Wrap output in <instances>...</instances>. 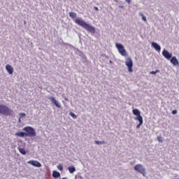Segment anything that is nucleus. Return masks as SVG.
I'll use <instances>...</instances> for the list:
<instances>
[{"mask_svg":"<svg viewBox=\"0 0 179 179\" xmlns=\"http://www.w3.org/2000/svg\"><path fill=\"white\" fill-rule=\"evenodd\" d=\"M62 179H66V178H63Z\"/></svg>","mask_w":179,"mask_h":179,"instance_id":"nucleus-30","label":"nucleus"},{"mask_svg":"<svg viewBox=\"0 0 179 179\" xmlns=\"http://www.w3.org/2000/svg\"><path fill=\"white\" fill-rule=\"evenodd\" d=\"M94 143L97 145H106V141H94Z\"/></svg>","mask_w":179,"mask_h":179,"instance_id":"nucleus-17","label":"nucleus"},{"mask_svg":"<svg viewBox=\"0 0 179 179\" xmlns=\"http://www.w3.org/2000/svg\"><path fill=\"white\" fill-rule=\"evenodd\" d=\"M171 114L173 115H176L177 114V110H172Z\"/></svg>","mask_w":179,"mask_h":179,"instance_id":"nucleus-26","label":"nucleus"},{"mask_svg":"<svg viewBox=\"0 0 179 179\" xmlns=\"http://www.w3.org/2000/svg\"><path fill=\"white\" fill-rule=\"evenodd\" d=\"M28 164L34 167H41V164L38 161H28Z\"/></svg>","mask_w":179,"mask_h":179,"instance_id":"nucleus-9","label":"nucleus"},{"mask_svg":"<svg viewBox=\"0 0 179 179\" xmlns=\"http://www.w3.org/2000/svg\"><path fill=\"white\" fill-rule=\"evenodd\" d=\"M6 71L8 72V74L13 75V71H14V69H13V68L12 67L11 65H10V64H6Z\"/></svg>","mask_w":179,"mask_h":179,"instance_id":"nucleus-11","label":"nucleus"},{"mask_svg":"<svg viewBox=\"0 0 179 179\" xmlns=\"http://www.w3.org/2000/svg\"><path fill=\"white\" fill-rule=\"evenodd\" d=\"M134 170L140 173H141L143 177L146 176V170L143 166L141 164H138L134 166Z\"/></svg>","mask_w":179,"mask_h":179,"instance_id":"nucleus-4","label":"nucleus"},{"mask_svg":"<svg viewBox=\"0 0 179 179\" xmlns=\"http://www.w3.org/2000/svg\"><path fill=\"white\" fill-rule=\"evenodd\" d=\"M68 170L70 173H73L76 171V168L73 166H71L68 167Z\"/></svg>","mask_w":179,"mask_h":179,"instance_id":"nucleus-15","label":"nucleus"},{"mask_svg":"<svg viewBox=\"0 0 179 179\" xmlns=\"http://www.w3.org/2000/svg\"><path fill=\"white\" fill-rule=\"evenodd\" d=\"M115 47L117 49V51H119L120 54L122 56H127V52L124 48V46L121 43H116Z\"/></svg>","mask_w":179,"mask_h":179,"instance_id":"nucleus-6","label":"nucleus"},{"mask_svg":"<svg viewBox=\"0 0 179 179\" xmlns=\"http://www.w3.org/2000/svg\"><path fill=\"white\" fill-rule=\"evenodd\" d=\"M125 65L127 67V70L129 73H132L133 72V62L130 57H128L125 60Z\"/></svg>","mask_w":179,"mask_h":179,"instance_id":"nucleus-7","label":"nucleus"},{"mask_svg":"<svg viewBox=\"0 0 179 179\" xmlns=\"http://www.w3.org/2000/svg\"><path fill=\"white\" fill-rule=\"evenodd\" d=\"M23 131L27 132V136H36V131L34 129L31 127H25Z\"/></svg>","mask_w":179,"mask_h":179,"instance_id":"nucleus-5","label":"nucleus"},{"mask_svg":"<svg viewBox=\"0 0 179 179\" xmlns=\"http://www.w3.org/2000/svg\"><path fill=\"white\" fill-rule=\"evenodd\" d=\"M132 113H133L134 115L136 116L134 120H138V122H139L138 124L136 126V129H139L140 127L143 123V117L141 116V112L139 110H138V109H134L132 110Z\"/></svg>","mask_w":179,"mask_h":179,"instance_id":"nucleus-2","label":"nucleus"},{"mask_svg":"<svg viewBox=\"0 0 179 179\" xmlns=\"http://www.w3.org/2000/svg\"><path fill=\"white\" fill-rule=\"evenodd\" d=\"M21 118H22V117H20V118L18 119V122H21Z\"/></svg>","mask_w":179,"mask_h":179,"instance_id":"nucleus-29","label":"nucleus"},{"mask_svg":"<svg viewBox=\"0 0 179 179\" xmlns=\"http://www.w3.org/2000/svg\"><path fill=\"white\" fill-rule=\"evenodd\" d=\"M18 150H19V152L21 153L22 155H26V151L24 148H19Z\"/></svg>","mask_w":179,"mask_h":179,"instance_id":"nucleus-19","label":"nucleus"},{"mask_svg":"<svg viewBox=\"0 0 179 179\" xmlns=\"http://www.w3.org/2000/svg\"><path fill=\"white\" fill-rule=\"evenodd\" d=\"M15 136L19 137H27V133L24 131H18L15 133Z\"/></svg>","mask_w":179,"mask_h":179,"instance_id":"nucleus-13","label":"nucleus"},{"mask_svg":"<svg viewBox=\"0 0 179 179\" xmlns=\"http://www.w3.org/2000/svg\"><path fill=\"white\" fill-rule=\"evenodd\" d=\"M0 114L4 116H12L13 114V110H10V108L6 105L1 104Z\"/></svg>","mask_w":179,"mask_h":179,"instance_id":"nucleus-3","label":"nucleus"},{"mask_svg":"<svg viewBox=\"0 0 179 179\" xmlns=\"http://www.w3.org/2000/svg\"><path fill=\"white\" fill-rule=\"evenodd\" d=\"M170 62L171 63L172 65H174V66H178L179 65L178 59H176V57H171V59H170Z\"/></svg>","mask_w":179,"mask_h":179,"instance_id":"nucleus-10","label":"nucleus"},{"mask_svg":"<svg viewBox=\"0 0 179 179\" xmlns=\"http://www.w3.org/2000/svg\"><path fill=\"white\" fill-rule=\"evenodd\" d=\"M140 15L142 17V19L144 22H147V18L143 15V13H140Z\"/></svg>","mask_w":179,"mask_h":179,"instance_id":"nucleus-24","label":"nucleus"},{"mask_svg":"<svg viewBox=\"0 0 179 179\" xmlns=\"http://www.w3.org/2000/svg\"><path fill=\"white\" fill-rule=\"evenodd\" d=\"M157 138L158 142L163 143L164 139H163V138L162 136H158Z\"/></svg>","mask_w":179,"mask_h":179,"instance_id":"nucleus-20","label":"nucleus"},{"mask_svg":"<svg viewBox=\"0 0 179 179\" xmlns=\"http://www.w3.org/2000/svg\"><path fill=\"white\" fill-rule=\"evenodd\" d=\"M52 176L54 178H58L61 176V173L59 172L54 171L52 173Z\"/></svg>","mask_w":179,"mask_h":179,"instance_id":"nucleus-16","label":"nucleus"},{"mask_svg":"<svg viewBox=\"0 0 179 179\" xmlns=\"http://www.w3.org/2000/svg\"><path fill=\"white\" fill-rule=\"evenodd\" d=\"M131 0H125V1H126L128 4H130V3H131Z\"/></svg>","mask_w":179,"mask_h":179,"instance_id":"nucleus-27","label":"nucleus"},{"mask_svg":"<svg viewBox=\"0 0 179 179\" xmlns=\"http://www.w3.org/2000/svg\"><path fill=\"white\" fill-rule=\"evenodd\" d=\"M157 73H159V70L150 71V74H152V75H155Z\"/></svg>","mask_w":179,"mask_h":179,"instance_id":"nucleus-22","label":"nucleus"},{"mask_svg":"<svg viewBox=\"0 0 179 179\" xmlns=\"http://www.w3.org/2000/svg\"><path fill=\"white\" fill-rule=\"evenodd\" d=\"M162 55H164V57L167 59H170L172 57L171 54H170V52L167 50H163L162 52Z\"/></svg>","mask_w":179,"mask_h":179,"instance_id":"nucleus-12","label":"nucleus"},{"mask_svg":"<svg viewBox=\"0 0 179 179\" xmlns=\"http://www.w3.org/2000/svg\"><path fill=\"white\" fill-rule=\"evenodd\" d=\"M178 179H179V178H178Z\"/></svg>","mask_w":179,"mask_h":179,"instance_id":"nucleus-31","label":"nucleus"},{"mask_svg":"<svg viewBox=\"0 0 179 179\" xmlns=\"http://www.w3.org/2000/svg\"><path fill=\"white\" fill-rule=\"evenodd\" d=\"M152 45L154 47L155 50H157V52L161 51V46L158 43H157L155 42H152Z\"/></svg>","mask_w":179,"mask_h":179,"instance_id":"nucleus-14","label":"nucleus"},{"mask_svg":"<svg viewBox=\"0 0 179 179\" xmlns=\"http://www.w3.org/2000/svg\"><path fill=\"white\" fill-rule=\"evenodd\" d=\"M94 10H96V11L99 10V8L97 7H94Z\"/></svg>","mask_w":179,"mask_h":179,"instance_id":"nucleus-28","label":"nucleus"},{"mask_svg":"<svg viewBox=\"0 0 179 179\" xmlns=\"http://www.w3.org/2000/svg\"><path fill=\"white\" fill-rule=\"evenodd\" d=\"M69 115H70V116L72 117L73 119L77 118V115H76L75 113H73V112H70Z\"/></svg>","mask_w":179,"mask_h":179,"instance_id":"nucleus-21","label":"nucleus"},{"mask_svg":"<svg viewBox=\"0 0 179 179\" xmlns=\"http://www.w3.org/2000/svg\"><path fill=\"white\" fill-rule=\"evenodd\" d=\"M19 116H20V118H22V117H25L26 115H25L24 113H19Z\"/></svg>","mask_w":179,"mask_h":179,"instance_id":"nucleus-25","label":"nucleus"},{"mask_svg":"<svg viewBox=\"0 0 179 179\" xmlns=\"http://www.w3.org/2000/svg\"><path fill=\"white\" fill-rule=\"evenodd\" d=\"M48 99H49L52 103H54V104L56 106V107H57V108H62V105H61L60 102L58 101H57L53 96H50V97L48 98Z\"/></svg>","mask_w":179,"mask_h":179,"instance_id":"nucleus-8","label":"nucleus"},{"mask_svg":"<svg viewBox=\"0 0 179 179\" xmlns=\"http://www.w3.org/2000/svg\"><path fill=\"white\" fill-rule=\"evenodd\" d=\"M69 16H70L72 19H73V18L76 17L77 14H76V13H73V12H70V13H69Z\"/></svg>","mask_w":179,"mask_h":179,"instance_id":"nucleus-18","label":"nucleus"},{"mask_svg":"<svg viewBox=\"0 0 179 179\" xmlns=\"http://www.w3.org/2000/svg\"><path fill=\"white\" fill-rule=\"evenodd\" d=\"M57 169L60 171H63V166L62 164H59L57 165Z\"/></svg>","mask_w":179,"mask_h":179,"instance_id":"nucleus-23","label":"nucleus"},{"mask_svg":"<svg viewBox=\"0 0 179 179\" xmlns=\"http://www.w3.org/2000/svg\"><path fill=\"white\" fill-rule=\"evenodd\" d=\"M74 22H76L79 26L83 27L85 30H87L90 33L95 34V28L90 26L84 20H83L81 18H77V19L74 20Z\"/></svg>","mask_w":179,"mask_h":179,"instance_id":"nucleus-1","label":"nucleus"}]
</instances>
